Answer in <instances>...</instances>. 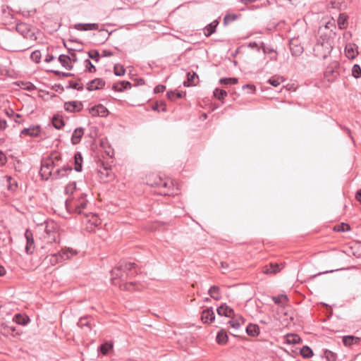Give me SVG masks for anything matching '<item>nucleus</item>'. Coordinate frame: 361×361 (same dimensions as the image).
Returning <instances> with one entry per match:
<instances>
[{
	"label": "nucleus",
	"mask_w": 361,
	"mask_h": 361,
	"mask_svg": "<svg viewBox=\"0 0 361 361\" xmlns=\"http://www.w3.org/2000/svg\"><path fill=\"white\" fill-rule=\"evenodd\" d=\"M137 267V266L135 262H121L118 267L111 271L112 281L116 279H120L123 281L135 276L138 274Z\"/></svg>",
	"instance_id": "nucleus-1"
},
{
	"label": "nucleus",
	"mask_w": 361,
	"mask_h": 361,
	"mask_svg": "<svg viewBox=\"0 0 361 361\" xmlns=\"http://www.w3.org/2000/svg\"><path fill=\"white\" fill-rule=\"evenodd\" d=\"M333 47L329 37L327 35H322L317 39V43L313 48L315 56L326 59L331 54Z\"/></svg>",
	"instance_id": "nucleus-2"
},
{
	"label": "nucleus",
	"mask_w": 361,
	"mask_h": 361,
	"mask_svg": "<svg viewBox=\"0 0 361 361\" xmlns=\"http://www.w3.org/2000/svg\"><path fill=\"white\" fill-rule=\"evenodd\" d=\"M87 195L85 193H80L78 197H73L66 200V206L69 211H72L78 214H84L88 217V214L82 212L87 204V200L86 199Z\"/></svg>",
	"instance_id": "nucleus-3"
},
{
	"label": "nucleus",
	"mask_w": 361,
	"mask_h": 361,
	"mask_svg": "<svg viewBox=\"0 0 361 361\" xmlns=\"http://www.w3.org/2000/svg\"><path fill=\"white\" fill-rule=\"evenodd\" d=\"M59 166L58 164H54L52 159L49 158H44L41 161V168L39 170V176L44 180L52 178L54 169Z\"/></svg>",
	"instance_id": "nucleus-4"
},
{
	"label": "nucleus",
	"mask_w": 361,
	"mask_h": 361,
	"mask_svg": "<svg viewBox=\"0 0 361 361\" xmlns=\"http://www.w3.org/2000/svg\"><path fill=\"white\" fill-rule=\"evenodd\" d=\"M44 231L45 235L44 238L47 239V243H55L59 238L58 226L54 221H44Z\"/></svg>",
	"instance_id": "nucleus-5"
},
{
	"label": "nucleus",
	"mask_w": 361,
	"mask_h": 361,
	"mask_svg": "<svg viewBox=\"0 0 361 361\" xmlns=\"http://www.w3.org/2000/svg\"><path fill=\"white\" fill-rule=\"evenodd\" d=\"M69 254H71V256H73L74 255H76L77 252L74 251L70 248H67L66 250H61L58 253L51 255V258H50V263L52 265H54L57 263H59V262L63 261V260L68 259L70 257Z\"/></svg>",
	"instance_id": "nucleus-6"
},
{
	"label": "nucleus",
	"mask_w": 361,
	"mask_h": 361,
	"mask_svg": "<svg viewBox=\"0 0 361 361\" xmlns=\"http://www.w3.org/2000/svg\"><path fill=\"white\" fill-rule=\"evenodd\" d=\"M25 238L26 239L25 252L27 255H32L35 251V244L33 233L30 228L25 230Z\"/></svg>",
	"instance_id": "nucleus-7"
},
{
	"label": "nucleus",
	"mask_w": 361,
	"mask_h": 361,
	"mask_svg": "<svg viewBox=\"0 0 361 361\" xmlns=\"http://www.w3.org/2000/svg\"><path fill=\"white\" fill-rule=\"evenodd\" d=\"M98 166L99 167L98 172L100 174V178L103 181L108 182L114 178L110 166L105 165L104 162H102Z\"/></svg>",
	"instance_id": "nucleus-8"
},
{
	"label": "nucleus",
	"mask_w": 361,
	"mask_h": 361,
	"mask_svg": "<svg viewBox=\"0 0 361 361\" xmlns=\"http://www.w3.org/2000/svg\"><path fill=\"white\" fill-rule=\"evenodd\" d=\"M289 48L291 54L294 56H300L304 51L303 47L298 38H292L289 41Z\"/></svg>",
	"instance_id": "nucleus-9"
},
{
	"label": "nucleus",
	"mask_w": 361,
	"mask_h": 361,
	"mask_svg": "<svg viewBox=\"0 0 361 361\" xmlns=\"http://www.w3.org/2000/svg\"><path fill=\"white\" fill-rule=\"evenodd\" d=\"M241 2L243 3V6L237 8L238 11H246V10L256 11L257 9H259V8H262L264 7H267L268 5L269 4V1H267V3H263V4L257 3L256 4H254L256 1H241Z\"/></svg>",
	"instance_id": "nucleus-10"
},
{
	"label": "nucleus",
	"mask_w": 361,
	"mask_h": 361,
	"mask_svg": "<svg viewBox=\"0 0 361 361\" xmlns=\"http://www.w3.org/2000/svg\"><path fill=\"white\" fill-rule=\"evenodd\" d=\"M73 171V168L69 165H64L58 168L53 172L52 180L61 179L68 177V174Z\"/></svg>",
	"instance_id": "nucleus-11"
},
{
	"label": "nucleus",
	"mask_w": 361,
	"mask_h": 361,
	"mask_svg": "<svg viewBox=\"0 0 361 361\" xmlns=\"http://www.w3.org/2000/svg\"><path fill=\"white\" fill-rule=\"evenodd\" d=\"M83 109V104L80 101H70L64 103V109L70 113H78Z\"/></svg>",
	"instance_id": "nucleus-12"
},
{
	"label": "nucleus",
	"mask_w": 361,
	"mask_h": 361,
	"mask_svg": "<svg viewBox=\"0 0 361 361\" xmlns=\"http://www.w3.org/2000/svg\"><path fill=\"white\" fill-rule=\"evenodd\" d=\"M105 81L100 78H94L87 83L86 89L87 91H94L102 90L105 86Z\"/></svg>",
	"instance_id": "nucleus-13"
},
{
	"label": "nucleus",
	"mask_w": 361,
	"mask_h": 361,
	"mask_svg": "<svg viewBox=\"0 0 361 361\" xmlns=\"http://www.w3.org/2000/svg\"><path fill=\"white\" fill-rule=\"evenodd\" d=\"M89 112L92 116L106 117L109 114V110L101 104L91 107Z\"/></svg>",
	"instance_id": "nucleus-14"
},
{
	"label": "nucleus",
	"mask_w": 361,
	"mask_h": 361,
	"mask_svg": "<svg viewBox=\"0 0 361 361\" xmlns=\"http://www.w3.org/2000/svg\"><path fill=\"white\" fill-rule=\"evenodd\" d=\"M41 132V127L39 125L31 126L29 128L23 129L20 133V136H30L33 137H38Z\"/></svg>",
	"instance_id": "nucleus-15"
},
{
	"label": "nucleus",
	"mask_w": 361,
	"mask_h": 361,
	"mask_svg": "<svg viewBox=\"0 0 361 361\" xmlns=\"http://www.w3.org/2000/svg\"><path fill=\"white\" fill-rule=\"evenodd\" d=\"M358 47L355 43H348L345 47V54L348 59H354L359 54Z\"/></svg>",
	"instance_id": "nucleus-16"
},
{
	"label": "nucleus",
	"mask_w": 361,
	"mask_h": 361,
	"mask_svg": "<svg viewBox=\"0 0 361 361\" xmlns=\"http://www.w3.org/2000/svg\"><path fill=\"white\" fill-rule=\"evenodd\" d=\"M215 319V314L213 308L207 307L203 310L201 314V320L204 324H211Z\"/></svg>",
	"instance_id": "nucleus-17"
},
{
	"label": "nucleus",
	"mask_w": 361,
	"mask_h": 361,
	"mask_svg": "<svg viewBox=\"0 0 361 361\" xmlns=\"http://www.w3.org/2000/svg\"><path fill=\"white\" fill-rule=\"evenodd\" d=\"M132 84L127 80H123L113 84L111 89L115 92H122L132 87Z\"/></svg>",
	"instance_id": "nucleus-18"
},
{
	"label": "nucleus",
	"mask_w": 361,
	"mask_h": 361,
	"mask_svg": "<svg viewBox=\"0 0 361 361\" xmlns=\"http://www.w3.org/2000/svg\"><path fill=\"white\" fill-rule=\"evenodd\" d=\"M216 312L219 316H224L226 317H231L234 314L233 309L228 306L226 303H224L220 305L217 308Z\"/></svg>",
	"instance_id": "nucleus-19"
},
{
	"label": "nucleus",
	"mask_w": 361,
	"mask_h": 361,
	"mask_svg": "<svg viewBox=\"0 0 361 361\" xmlns=\"http://www.w3.org/2000/svg\"><path fill=\"white\" fill-rule=\"evenodd\" d=\"M198 80V75L194 71H190L187 73V80L183 82V85L185 87L196 85Z\"/></svg>",
	"instance_id": "nucleus-20"
},
{
	"label": "nucleus",
	"mask_w": 361,
	"mask_h": 361,
	"mask_svg": "<svg viewBox=\"0 0 361 361\" xmlns=\"http://www.w3.org/2000/svg\"><path fill=\"white\" fill-rule=\"evenodd\" d=\"M74 28L80 31L97 30H99L97 23H76Z\"/></svg>",
	"instance_id": "nucleus-21"
},
{
	"label": "nucleus",
	"mask_w": 361,
	"mask_h": 361,
	"mask_svg": "<svg viewBox=\"0 0 361 361\" xmlns=\"http://www.w3.org/2000/svg\"><path fill=\"white\" fill-rule=\"evenodd\" d=\"M84 128L82 127L77 128L74 130L71 136V143L74 145L80 142L84 135Z\"/></svg>",
	"instance_id": "nucleus-22"
},
{
	"label": "nucleus",
	"mask_w": 361,
	"mask_h": 361,
	"mask_svg": "<svg viewBox=\"0 0 361 361\" xmlns=\"http://www.w3.org/2000/svg\"><path fill=\"white\" fill-rule=\"evenodd\" d=\"M51 125L57 130L62 129L65 126V121L62 115L56 114L51 118Z\"/></svg>",
	"instance_id": "nucleus-23"
},
{
	"label": "nucleus",
	"mask_w": 361,
	"mask_h": 361,
	"mask_svg": "<svg viewBox=\"0 0 361 361\" xmlns=\"http://www.w3.org/2000/svg\"><path fill=\"white\" fill-rule=\"evenodd\" d=\"M281 264L271 262L264 267L263 272L266 274H273L279 272L281 269Z\"/></svg>",
	"instance_id": "nucleus-24"
},
{
	"label": "nucleus",
	"mask_w": 361,
	"mask_h": 361,
	"mask_svg": "<svg viewBox=\"0 0 361 361\" xmlns=\"http://www.w3.org/2000/svg\"><path fill=\"white\" fill-rule=\"evenodd\" d=\"M185 95V91H177L176 90L168 91L166 93L167 99L172 102H174L176 99H182Z\"/></svg>",
	"instance_id": "nucleus-25"
},
{
	"label": "nucleus",
	"mask_w": 361,
	"mask_h": 361,
	"mask_svg": "<svg viewBox=\"0 0 361 361\" xmlns=\"http://www.w3.org/2000/svg\"><path fill=\"white\" fill-rule=\"evenodd\" d=\"M13 322H15L17 324H20L22 326H26L30 322V319L26 314L18 313L15 314L13 319Z\"/></svg>",
	"instance_id": "nucleus-26"
},
{
	"label": "nucleus",
	"mask_w": 361,
	"mask_h": 361,
	"mask_svg": "<svg viewBox=\"0 0 361 361\" xmlns=\"http://www.w3.org/2000/svg\"><path fill=\"white\" fill-rule=\"evenodd\" d=\"M74 159V170L77 172H81L82 170V156L80 152H76L73 156Z\"/></svg>",
	"instance_id": "nucleus-27"
},
{
	"label": "nucleus",
	"mask_w": 361,
	"mask_h": 361,
	"mask_svg": "<svg viewBox=\"0 0 361 361\" xmlns=\"http://www.w3.org/2000/svg\"><path fill=\"white\" fill-rule=\"evenodd\" d=\"M228 336L225 329H221L216 334V341L219 345H225L228 343Z\"/></svg>",
	"instance_id": "nucleus-28"
},
{
	"label": "nucleus",
	"mask_w": 361,
	"mask_h": 361,
	"mask_svg": "<svg viewBox=\"0 0 361 361\" xmlns=\"http://www.w3.org/2000/svg\"><path fill=\"white\" fill-rule=\"evenodd\" d=\"M90 319V317L87 315L80 317L77 323L78 326L81 329L86 327L90 331L92 329V324Z\"/></svg>",
	"instance_id": "nucleus-29"
},
{
	"label": "nucleus",
	"mask_w": 361,
	"mask_h": 361,
	"mask_svg": "<svg viewBox=\"0 0 361 361\" xmlns=\"http://www.w3.org/2000/svg\"><path fill=\"white\" fill-rule=\"evenodd\" d=\"M16 31L23 37L30 32V25L25 23H18L16 26Z\"/></svg>",
	"instance_id": "nucleus-30"
},
{
	"label": "nucleus",
	"mask_w": 361,
	"mask_h": 361,
	"mask_svg": "<svg viewBox=\"0 0 361 361\" xmlns=\"http://www.w3.org/2000/svg\"><path fill=\"white\" fill-rule=\"evenodd\" d=\"M245 331L248 336L256 337L260 333L259 326L257 324L250 323L247 326Z\"/></svg>",
	"instance_id": "nucleus-31"
},
{
	"label": "nucleus",
	"mask_w": 361,
	"mask_h": 361,
	"mask_svg": "<svg viewBox=\"0 0 361 361\" xmlns=\"http://www.w3.org/2000/svg\"><path fill=\"white\" fill-rule=\"evenodd\" d=\"M219 25L218 20H214L208 24L204 30V34L206 37H209L216 32V27Z\"/></svg>",
	"instance_id": "nucleus-32"
},
{
	"label": "nucleus",
	"mask_w": 361,
	"mask_h": 361,
	"mask_svg": "<svg viewBox=\"0 0 361 361\" xmlns=\"http://www.w3.org/2000/svg\"><path fill=\"white\" fill-rule=\"evenodd\" d=\"M70 56L66 54H61L58 60L61 63V66L66 69L71 71L73 68V66L69 62Z\"/></svg>",
	"instance_id": "nucleus-33"
},
{
	"label": "nucleus",
	"mask_w": 361,
	"mask_h": 361,
	"mask_svg": "<svg viewBox=\"0 0 361 361\" xmlns=\"http://www.w3.org/2000/svg\"><path fill=\"white\" fill-rule=\"evenodd\" d=\"M360 338L354 336H344L343 337V343L345 346H350L354 344H359Z\"/></svg>",
	"instance_id": "nucleus-34"
},
{
	"label": "nucleus",
	"mask_w": 361,
	"mask_h": 361,
	"mask_svg": "<svg viewBox=\"0 0 361 361\" xmlns=\"http://www.w3.org/2000/svg\"><path fill=\"white\" fill-rule=\"evenodd\" d=\"M209 295L215 300L221 299V290L218 286H212L208 291Z\"/></svg>",
	"instance_id": "nucleus-35"
},
{
	"label": "nucleus",
	"mask_w": 361,
	"mask_h": 361,
	"mask_svg": "<svg viewBox=\"0 0 361 361\" xmlns=\"http://www.w3.org/2000/svg\"><path fill=\"white\" fill-rule=\"evenodd\" d=\"M241 17L240 14H235V13H226L224 18L223 24L224 26H227L229 25L231 22L235 21L238 18Z\"/></svg>",
	"instance_id": "nucleus-36"
},
{
	"label": "nucleus",
	"mask_w": 361,
	"mask_h": 361,
	"mask_svg": "<svg viewBox=\"0 0 361 361\" xmlns=\"http://www.w3.org/2000/svg\"><path fill=\"white\" fill-rule=\"evenodd\" d=\"M113 349V344L109 342H105L102 344H101L98 348V351L104 355H107L111 350Z\"/></svg>",
	"instance_id": "nucleus-37"
},
{
	"label": "nucleus",
	"mask_w": 361,
	"mask_h": 361,
	"mask_svg": "<svg viewBox=\"0 0 361 361\" xmlns=\"http://www.w3.org/2000/svg\"><path fill=\"white\" fill-rule=\"evenodd\" d=\"M261 49H262L264 54H273V56H270V60L276 61L277 59V54L276 51L271 47H267L264 42L261 44Z\"/></svg>",
	"instance_id": "nucleus-38"
},
{
	"label": "nucleus",
	"mask_w": 361,
	"mask_h": 361,
	"mask_svg": "<svg viewBox=\"0 0 361 361\" xmlns=\"http://www.w3.org/2000/svg\"><path fill=\"white\" fill-rule=\"evenodd\" d=\"M300 353L303 358H310L313 356V350L308 345H304L300 350Z\"/></svg>",
	"instance_id": "nucleus-39"
},
{
	"label": "nucleus",
	"mask_w": 361,
	"mask_h": 361,
	"mask_svg": "<svg viewBox=\"0 0 361 361\" xmlns=\"http://www.w3.org/2000/svg\"><path fill=\"white\" fill-rule=\"evenodd\" d=\"M228 95V93L224 90H221L219 88H216L214 91V96L218 100L221 101L224 103V99Z\"/></svg>",
	"instance_id": "nucleus-40"
},
{
	"label": "nucleus",
	"mask_w": 361,
	"mask_h": 361,
	"mask_svg": "<svg viewBox=\"0 0 361 361\" xmlns=\"http://www.w3.org/2000/svg\"><path fill=\"white\" fill-rule=\"evenodd\" d=\"M5 178H6L7 181V188L8 190L14 191L18 188V183L13 179V178L10 176H6Z\"/></svg>",
	"instance_id": "nucleus-41"
},
{
	"label": "nucleus",
	"mask_w": 361,
	"mask_h": 361,
	"mask_svg": "<svg viewBox=\"0 0 361 361\" xmlns=\"http://www.w3.org/2000/svg\"><path fill=\"white\" fill-rule=\"evenodd\" d=\"M238 82L236 78H221L219 80V83L221 85L226 86L229 85H235Z\"/></svg>",
	"instance_id": "nucleus-42"
},
{
	"label": "nucleus",
	"mask_w": 361,
	"mask_h": 361,
	"mask_svg": "<svg viewBox=\"0 0 361 361\" xmlns=\"http://www.w3.org/2000/svg\"><path fill=\"white\" fill-rule=\"evenodd\" d=\"M348 16L345 13H340L337 20L338 25L340 29L345 28V25L347 23Z\"/></svg>",
	"instance_id": "nucleus-43"
},
{
	"label": "nucleus",
	"mask_w": 361,
	"mask_h": 361,
	"mask_svg": "<svg viewBox=\"0 0 361 361\" xmlns=\"http://www.w3.org/2000/svg\"><path fill=\"white\" fill-rule=\"evenodd\" d=\"M271 299L276 305H281L288 301L287 295L283 294H280L277 296H272Z\"/></svg>",
	"instance_id": "nucleus-44"
},
{
	"label": "nucleus",
	"mask_w": 361,
	"mask_h": 361,
	"mask_svg": "<svg viewBox=\"0 0 361 361\" xmlns=\"http://www.w3.org/2000/svg\"><path fill=\"white\" fill-rule=\"evenodd\" d=\"M66 89H74L79 91H82L84 86L82 83H79L77 81L70 80L68 85L66 86Z\"/></svg>",
	"instance_id": "nucleus-45"
},
{
	"label": "nucleus",
	"mask_w": 361,
	"mask_h": 361,
	"mask_svg": "<svg viewBox=\"0 0 361 361\" xmlns=\"http://www.w3.org/2000/svg\"><path fill=\"white\" fill-rule=\"evenodd\" d=\"M284 81L283 77L274 75L267 80V83L274 87L279 86L281 82Z\"/></svg>",
	"instance_id": "nucleus-46"
},
{
	"label": "nucleus",
	"mask_w": 361,
	"mask_h": 361,
	"mask_svg": "<svg viewBox=\"0 0 361 361\" xmlns=\"http://www.w3.org/2000/svg\"><path fill=\"white\" fill-rule=\"evenodd\" d=\"M351 229L350 226L346 223H341L334 226V230L336 232H345Z\"/></svg>",
	"instance_id": "nucleus-47"
},
{
	"label": "nucleus",
	"mask_w": 361,
	"mask_h": 361,
	"mask_svg": "<svg viewBox=\"0 0 361 361\" xmlns=\"http://www.w3.org/2000/svg\"><path fill=\"white\" fill-rule=\"evenodd\" d=\"M47 72L54 73L55 75L59 76V77H63V78L75 77V75L74 73L61 72V71H56V70H52V69L47 70Z\"/></svg>",
	"instance_id": "nucleus-48"
},
{
	"label": "nucleus",
	"mask_w": 361,
	"mask_h": 361,
	"mask_svg": "<svg viewBox=\"0 0 361 361\" xmlns=\"http://www.w3.org/2000/svg\"><path fill=\"white\" fill-rule=\"evenodd\" d=\"M84 63L85 66V72L86 73H95L97 71V68L94 65L92 64L91 61L89 59H87L84 61Z\"/></svg>",
	"instance_id": "nucleus-49"
},
{
	"label": "nucleus",
	"mask_w": 361,
	"mask_h": 361,
	"mask_svg": "<svg viewBox=\"0 0 361 361\" xmlns=\"http://www.w3.org/2000/svg\"><path fill=\"white\" fill-rule=\"evenodd\" d=\"M114 73L116 76H122L126 73V69L123 66L117 63L114 66Z\"/></svg>",
	"instance_id": "nucleus-50"
},
{
	"label": "nucleus",
	"mask_w": 361,
	"mask_h": 361,
	"mask_svg": "<svg viewBox=\"0 0 361 361\" xmlns=\"http://www.w3.org/2000/svg\"><path fill=\"white\" fill-rule=\"evenodd\" d=\"M9 322L4 323L2 322L0 324V333L4 336L8 337L10 336V331H9Z\"/></svg>",
	"instance_id": "nucleus-51"
},
{
	"label": "nucleus",
	"mask_w": 361,
	"mask_h": 361,
	"mask_svg": "<svg viewBox=\"0 0 361 361\" xmlns=\"http://www.w3.org/2000/svg\"><path fill=\"white\" fill-rule=\"evenodd\" d=\"M90 59L94 60L96 63L99 61L100 54L97 49H92L87 52Z\"/></svg>",
	"instance_id": "nucleus-52"
},
{
	"label": "nucleus",
	"mask_w": 361,
	"mask_h": 361,
	"mask_svg": "<svg viewBox=\"0 0 361 361\" xmlns=\"http://www.w3.org/2000/svg\"><path fill=\"white\" fill-rule=\"evenodd\" d=\"M324 355L327 361H336L337 358V355L329 350H325L324 352Z\"/></svg>",
	"instance_id": "nucleus-53"
},
{
	"label": "nucleus",
	"mask_w": 361,
	"mask_h": 361,
	"mask_svg": "<svg viewBox=\"0 0 361 361\" xmlns=\"http://www.w3.org/2000/svg\"><path fill=\"white\" fill-rule=\"evenodd\" d=\"M76 190V183L75 181L68 183L65 188V193L66 195H73Z\"/></svg>",
	"instance_id": "nucleus-54"
},
{
	"label": "nucleus",
	"mask_w": 361,
	"mask_h": 361,
	"mask_svg": "<svg viewBox=\"0 0 361 361\" xmlns=\"http://www.w3.org/2000/svg\"><path fill=\"white\" fill-rule=\"evenodd\" d=\"M352 75L355 78H361V67L358 64H354L352 68Z\"/></svg>",
	"instance_id": "nucleus-55"
},
{
	"label": "nucleus",
	"mask_w": 361,
	"mask_h": 361,
	"mask_svg": "<svg viewBox=\"0 0 361 361\" xmlns=\"http://www.w3.org/2000/svg\"><path fill=\"white\" fill-rule=\"evenodd\" d=\"M135 286H136V282H128V283H125L121 285L120 288L122 290L130 291V290H135Z\"/></svg>",
	"instance_id": "nucleus-56"
},
{
	"label": "nucleus",
	"mask_w": 361,
	"mask_h": 361,
	"mask_svg": "<svg viewBox=\"0 0 361 361\" xmlns=\"http://www.w3.org/2000/svg\"><path fill=\"white\" fill-rule=\"evenodd\" d=\"M1 12L4 18H8L11 16L12 9L8 6H2L1 8Z\"/></svg>",
	"instance_id": "nucleus-57"
},
{
	"label": "nucleus",
	"mask_w": 361,
	"mask_h": 361,
	"mask_svg": "<svg viewBox=\"0 0 361 361\" xmlns=\"http://www.w3.org/2000/svg\"><path fill=\"white\" fill-rule=\"evenodd\" d=\"M231 318V319L230 321H228V324H230L231 327L235 329H238L241 326V324L239 322V319H235V314Z\"/></svg>",
	"instance_id": "nucleus-58"
},
{
	"label": "nucleus",
	"mask_w": 361,
	"mask_h": 361,
	"mask_svg": "<svg viewBox=\"0 0 361 361\" xmlns=\"http://www.w3.org/2000/svg\"><path fill=\"white\" fill-rule=\"evenodd\" d=\"M63 45L66 48H67L68 53L70 54V59H69L70 63H71V62L76 63L78 61V57H77V55L75 54V53L73 52L74 49L68 48L66 42H63Z\"/></svg>",
	"instance_id": "nucleus-59"
},
{
	"label": "nucleus",
	"mask_w": 361,
	"mask_h": 361,
	"mask_svg": "<svg viewBox=\"0 0 361 361\" xmlns=\"http://www.w3.org/2000/svg\"><path fill=\"white\" fill-rule=\"evenodd\" d=\"M31 59L36 63H39L41 61V52L39 50H35L32 52L30 55Z\"/></svg>",
	"instance_id": "nucleus-60"
},
{
	"label": "nucleus",
	"mask_w": 361,
	"mask_h": 361,
	"mask_svg": "<svg viewBox=\"0 0 361 361\" xmlns=\"http://www.w3.org/2000/svg\"><path fill=\"white\" fill-rule=\"evenodd\" d=\"M88 214V216L91 215V219H89V222H90L92 224H94V226H98L101 224L100 219L97 216L96 214H93L91 212H90Z\"/></svg>",
	"instance_id": "nucleus-61"
},
{
	"label": "nucleus",
	"mask_w": 361,
	"mask_h": 361,
	"mask_svg": "<svg viewBox=\"0 0 361 361\" xmlns=\"http://www.w3.org/2000/svg\"><path fill=\"white\" fill-rule=\"evenodd\" d=\"M47 158L52 159L54 164H57V161L61 160V154L60 153L55 152L54 154H51L50 156L47 157Z\"/></svg>",
	"instance_id": "nucleus-62"
},
{
	"label": "nucleus",
	"mask_w": 361,
	"mask_h": 361,
	"mask_svg": "<svg viewBox=\"0 0 361 361\" xmlns=\"http://www.w3.org/2000/svg\"><path fill=\"white\" fill-rule=\"evenodd\" d=\"M290 337L292 338V339L288 338V343L296 344L300 340V338L298 335L291 334Z\"/></svg>",
	"instance_id": "nucleus-63"
},
{
	"label": "nucleus",
	"mask_w": 361,
	"mask_h": 361,
	"mask_svg": "<svg viewBox=\"0 0 361 361\" xmlns=\"http://www.w3.org/2000/svg\"><path fill=\"white\" fill-rule=\"evenodd\" d=\"M166 90V86L164 85H157L154 89V94H158V93H160V92H164Z\"/></svg>",
	"instance_id": "nucleus-64"
}]
</instances>
